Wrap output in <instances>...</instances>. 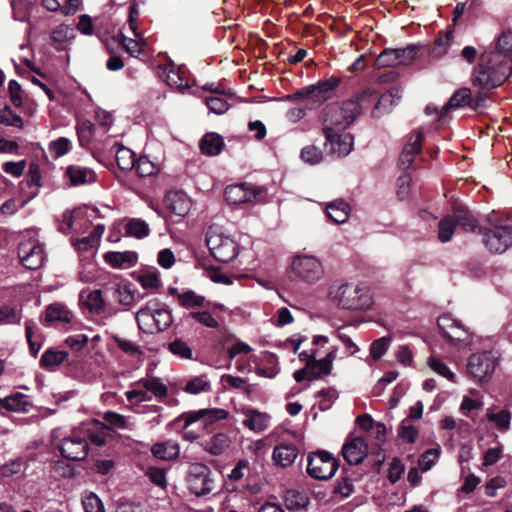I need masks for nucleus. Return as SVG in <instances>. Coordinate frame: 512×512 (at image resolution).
Returning <instances> with one entry per match:
<instances>
[{"label":"nucleus","instance_id":"7ed1b4c3","mask_svg":"<svg viewBox=\"0 0 512 512\" xmlns=\"http://www.w3.org/2000/svg\"><path fill=\"white\" fill-rule=\"evenodd\" d=\"M330 299L340 308L367 310L372 305L369 289L353 283L334 284L329 289Z\"/></svg>","mask_w":512,"mask_h":512},{"label":"nucleus","instance_id":"09e8293b","mask_svg":"<svg viewBox=\"0 0 512 512\" xmlns=\"http://www.w3.org/2000/svg\"><path fill=\"white\" fill-rule=\"evenodd\" d=\"M149 232V225L139 218H132L125 225V233L131 237L142 239L147 237Z\"/></svg>","mask_w":512,"mask_h":512},{"label":"nucleus","instance_id":"f8f14e48","mask_svg":"<svg viewBox=\"0 0 512 512\" xmlns=\"http://www.w3.org/2000/svg\"><path fill=\"white\" fill-rule=\"evenodd\" d=\"M263 193L264 190L261 187L244 182L228 185L225 188L224 196L229 204L240 205L260 200Z\"/></svg>","mask_w":512,"mask_h":512},{"label":"nucleus","instance_id":"338daca9","mask_svg":"<svg viewBox=\"0 0 512 512\" xmlns=\"http://www.w3.org/2000/svg\"><path fill=\"white\" fill-rule=\"evenodd\" d=\"M82 505L85 512H105L101 499L93 492L83 496Z\"/></svg>","mask_w":512,"mask_h":512},{"label":"nucleus","instance_id":"ddd939ff","mask_svg":"<svg viewBox=\"0 0 512 512\" xmlns=\"http://www.w3.org/2000/svg\"><path fill=\"white\" fill-rule=\"evenodd\" d=\"M415 56L416 49L414 46L399 49L387 48L377 56L374 61V67L376 69H383L398 65H408L415 59Z\"/></svg>","mask_w":512,"mask_h":512},{"label":"nucleus","instance_id":"1a4fd4ad","mask_svg":"<svg viewBox=\"0 0 512 512\" xmlns=\"http://www.w3.org/2000/svg\"><path fill=\"white\" fill-rule=\"evenodd\" d=\"M187 484L191 493L196 496L209 494L214 489L210 468L202 463H193L189 467Z\"/></svg>","mask_w":512,"mask_h":512},{"label":"nucleus","instance_id":"a19ab883","mask_svg":"<svg viewBox=\"0 0 512 512\" xmlns=\"http://www.w3.org/2000/svg\"><path fill=\"white\" fill-rule=\"evenodd\" d=\"M224 146L223 139L216 133H207L200 142V148L203 154L208 156L218 155Z\"/></svg>","mask_w":512,"mask_h":512},{"label":"nucleus","instance_id":"f704fd0d","mask_svg":"<svg viewBox=\"0 0 512 512\" xmlns=\"http://www.w3.org/2000/svg\"><path fill=\"white\" fill-rule=\"evenodd\" d=\"M132 385L141 386L147 390L148 394L153 395L158 400H161L168 394V386L157 377L142 378Z\"/></svg>","mask_w":512,"mask_h":512},{"label":"nucleus","instance_id":"ea45409f","mask_svg":"<svg viewBox=\"0 0 512 512\" xmlns=\"http://www.w3.org/2000/svg\"><path fill=\"white\" fill-rule=\"evenodd\" d=\"M402 97V91L399 88H391L387 93L382 94L379 98H376L374 110L372 112L373 117H379L381 108L387 110L388 106H393Z\"/></svg>","mask_w":512,"mask_h":512},{"label":"nucleus","instance_id":"4d7b16f0","mask_svg":"<svg viewBox=\"0 0 512 512\" xmlns=\"http://www.w3.org/2000/svg\"><path fill=\"white\" fill-rule=\"evenodd\" d=\"M37 329V325L34 321L28 320L25 322V333L29 344V350L32 356L36 357L39 350L41 349V341L35 339L34 331Z\"/></svg>","mask_w":512,"mask_h":512},{"label":"nucleus","instance_id":"052dcab7","mask_svg":"<svg viewBox=\"0 0 512 512\" xmlns=\"http://www.w3.org/2000/svg\"><path fill=\"white\" fill-rule=\"evenodd\" d=\"M187 318L195 320L207 328H217L219 322L209 311H193L187 315Z\"/></svg>","mask_w":512,"mask_h":512},{"label":"nucleus","instance_id":"774afa93","mask_svg":"<svg viewBox=\"0 0 512 512\" xmlns=\"http://www.w3.org/2000/svg\"><path fill=\"white\" fill-rule=\"evenodd\" d=\"M21 316L19 312L11 305H2L0 307V325L18 324Z\"/></svg>","mask_w":512,"mask_h":512},{"label":"nucleus","instance_id":"20e7f679","mask_svg":"<svg viewBox=\"0 0 512 512\" xmlns=\"http://www.w3.org/2000/svg\"><path fill=\"white\" fill-rule=\"evenodd\" d=\"M341 83L340 77L331 76L288 94L285 98L288 101L306 100L308 108H317L335 95V91Z\"/></svg>","mask_w":512,"mask_h":512},{"label":"nucleus","instance_id":"49530a36","mask_svg":"<svg viewBox=\"0 0 512 512\" xmlns=\"http://www.w3.org/2000/svg\"><path fill=\"white\" fill-rule=\"evenodd\" d=\"M177 301L183 308H200L204 307L206 299L204 296L196 294L193 290H186L177 294Z\"/></svg>","mask_w":512,"mask_h":512},{"label":"nucleus","instance_id":"4468645a","mask_svg":"<svg viewBox=\"0 0 512 512\" xmlns=\"http://www.w3.org/2000/svg\"><path fill=\"white\" fill-rule=\"evenodd\" d=\"M377 98L375 91L371 89H365L356 97L338 104L339 110L341 111L344 119L352 124L355 119L360 115L362 110L367 109L372 105Z\"/></svg>","mask_w":512,"mask_h":512},{"label":"nucleus","instance_id":"9b49d317","mask_svg":"<svg viewBox=\"0 0 512 512\" xmlns=\"http://www.w3.org/2000/svg\"><path fill=\"white\" fill-rule=\"evenodd\" d=\"M18 256L22 265L29 270L39 269L46 259L43 244L34 238L20 242Z\"/></svg>","mask_w":512,"mask_h":512},{"label":"nucleus","instance_id":"680f3d73","mask_svg":"<svg viewBox=\"0 0 512 512\" xmlns=\"http://www.w3.org/2000/svg\"><path fill=\"white\" fill-rule=\"evenodd\" d=\"M206 105L215 114H224L229 109V103L223 94L212 95L206 98Z\"/></svg>","mask_w":512,"mask_h":512},{"label":"nucleus","instance_id":"13d9d810","mask_svg":"<svg viewBox=\"0 0 512 512\" xmlns=\"http://www.w3.org/2000/svg\"><path fill=\"white\" fill-rule=\"evenodd\" d=\"M72 148V142L66 137H59L50 142L49 151L55 158H59L67 154Z\"/></svg>","mask_w":512,"mask_h":512},{"label":"nucleus","instance_id":"2eb2a0df","mask_svg":"<svg viewBox=\"0 0 512 512\" xmlns=\"http://www.w3.org/2000/svg\"><path fill=\"white\" fill-rule=\"evenodd\" d=\"M325 134V149L333 155L338 157L347 156L352 148H353V136L346 132L340 131L336 132L328 129V131H324Z\"/></svg>","mask_w":512,"mask_h":512},{"label":"nucleus","instance_id":"393cba45","mask_svg":"<svg viewBox=\"0 0 512 512\" xmlns=\"http://www.w3.org/2000/svg\"><path fill=\"white\" fill-rule=\"evenodd\" d=\"M298 453L299 451L295 444L280 442L273 449L272 461L280 468H287L293 465Z\"/></svg>","mask_w":512,"mask_h":512},{"label":"nucleus","instance_id":"423d86ee","mask_svg":"<svg viewBox=\"0 0 512 512\" xmlns=\"http://www.w3.org/2000/svg\"><path fill=\"white\" fill-rule=\"evenodd\" d=\"M291 270L295 278L306 284H315L325 274L322 262L314 255L298 254L293 257Z\"/></svg>","mask_w":512,"mask_h":512},{"label":"nucleus","instance_id":"6e6d98bb","mask_svg":"<svg viewBox=\"0 0 512 512\" xmlns=\"http://www.w3.org/2000/svg\"><path fill=\"white\" fill-rule=\"evenodd\" d=\"M392 338L390 336H383L374 340L370 345V356L374 360H379L389 349Z\"/></svg>","mask_w":512,"mask_h":512},{"label":"nucleus","instance_id":"72a5a7b5","mask_svg":"<svg viewBox=\"0 0 512 512\" xmlns=\"http://www.w3.org/2000/svg\"><path fill=\"white\" fill-rule=\"evenodd\" d=\"M0 407L12 412L26 413L32 407L27 395L16 392L0 398Z\"/></svg>","mask_w":512,"mask_h":512},{"label":"nucleus","instance_id":"aec40b11","mask_svg":"<svg viewBox=\"0 0 512 512\" xmlns=\"http://www.w3.org/2000/svg\"><path fill=\"white\" fill-rule=\"evenodd\" d=\"M341 452L348 464L358 465L368 455V444L362 437H352L344 443Z\"/></svg>","mask_w":512,"mask_h":512},{"label":"nucleus","instance_id":"e433bc0d","mask_svg":"<svg viewBox=\"0 0 512 512\" xmlns=\"http://www.w3.org/2000/svg\"><path fill=\"white\" fill-rule=\"evenodd\" d=\"M80 300L91 313L101 314L105 310L106 301L103 297V292L100 289L90 291L86 296L82 291L80 294Z\"/></svg>","mask_w":512,"mask_h":512},{"label":"nucleus","instance_id":"b1692460","mask_svg":"<svg viewBox=\"0 0 512 512\" xmlns=\"http://www.w3.org/2000/svg\"><path fill=\"white\" fill-rule=\"evenodd\" d=\"M80 429L82 434L85 435L86 443L90 441L97 446L104 445L107 437L110 435V428L97 420L83 423Z\"/></svg>","mask_w":512,"mask_h":512},{"label":"nucleus","instance_id":"8fccbe9b","mask_svg":"<svg viewBox=\"0 0 512 512\" xmlns=\"http://www.w3.org/2000/svg\"><path fill=\"white\" fill-rule=\"evenodd\" d=\"M75 29L66 24H60L51 32V44L62 45L75 37Z\"/></svg>","mask_w":512,"mask_h":512},{"label":"nucleus","instance_id":"9d476101","mask_svg":"<svg viewBox=\"0 0 512 512\" xmlns=\"http://www.w3.org/2000/svg\"><path fill=\"white\" fill-rule=\"evenodd\" d=\"M59 450L62 457L68 460L81 461L87 457L89 445L86 443L85 435L82 434L80 427L74 429L69 436L61 441Z\"/></svg>","mask_w":512,"mask_h":512},{"label":"nucleus","instance_id":"5701e85b","mask_svg":"<svg viewBox=\"0 0 512 512\" xmlns=\"http://www.w3.org/2000/svg\"><path fill=\"white\" fill-rule=\"evenodd\" d=\"M422 137L423 132L419 129L415 130L408 137L407 143L399 157V164L402 169L407 170L413 165L415 155L421 150Z\"/></svg>","mask_w":512,"mask_h":512},{"label":"nucleus","instance_id":"de8ad7c7","mask_svg":"<svg viewBox=\"0 0 512 512\" xmlns=\"http://www.w3.org/2000/svg\"><path fill=\"white\" fill-rule=\"evenodd\" d=\"M491 53H500L502 58L512 64V30L504 31L497 40L496 49Z\"/></svg>","mask_w":512,"mask_h":512},{"label":"nucleus","instance_id":"864d4df0","mask_svg":"<svg viewBox=\"0 0 512 512\" xmlns=\"http://www.w3.org/2000/svg\"><path fill=\"white\" fill-rule=\"evenodd\" d=\"M440 456V448H431L422 453L418 459V466L422 472L432 468Z\"/></svg>","mask_w":512,"mask_h":512},{"label":"nucleus","instance_id":"4c0bfd02","mask_svg":"<svg viewBox=\"0 0 512 512\" xmlns=\"http://www.w3.org/2000/svg\"><path fill=\"white\" fill-rule=\"evenodd\" d=\"M112 149L115 150L116 163L121 170L130 171L134 168L136 159L132 150L120 143H115Z\"/></svg>","mask_w":512,"mask_h":512},{"label":"nucleus","instance_id":"6e6552de","mask_svg":"<svg viewBox=\"0 0 512 512\" xmlns=\"http://www.w3.org/2000/svg\"><path fill=\"white\" fill-rule=\"evenodd\" d=\"M339 468L337 460L326 451L313 452L308 456L307 473L317 480H328Z\"/></svg>","mask_w":512,"mask_h":512},{"label":"nucleus","instance_id":"2f4dec72","mask_svg":"<svg viewBox=\"0 0 512 512\" xmlns=\"http://www.w3.org/2000/svg\"><path fill=\"white\" fill-rule=\"evenodd\" d=\"M72 312L61 303H53L47 306L45 311V325H57L71 322Z\"/></svg>","mask_w":512,"mask_h":512},{"label":"nucleus","instance_id":"f3484780","mask_svg":"<svg viewBox=\"0 0 512 512\" xmlns=\"http://www.w3.org/2000/svg\"><path fill=\"white\" fill-rule=\"evenodd\" d=\"M159 71L160 76L171 88L184 92L191 87L190 78L184 68L169 64L167 66H159Z\"/></svg>","mask_w":512,"mask_h":512},{"label":"nucleus","instance_id":"dca6fc26","mask_svg":"<svg viewBox=\"0 0 512 512\" xmlns=\"http://www.w3.org/2000/svg\"><path fill=\"white\" fill-rule=\"evenodd\" d=\"M229 416L227 410L222 408L199 409L197 411L187 412L181 415L186 429L197 421H202L205 426L212 425L215 422L225 420Z\"/></svg>","mask_w":512,"mask_h":512},{"label":"nucleus","instance_id":"5fc2aeb1","mask_svg":"<svg viewBox=\"0 0 512 512\" xmlns=\"http://www.w3.org/2000/svg\"><path fill=\"white\" fill-rule=\"evenodd\" d=\"M418 429L410 422L409 419H404L398 430L399 438L406 443H414L418 437Z\"/></svg>","mask_w":512,"mask_h":512},{"label":"nucleus","instance_id":"c85d7f7f","mask_svg":"<svg viewBox=\"0 0 512 512\" xmlns=\"http://www.w3.org/2000/svg\"><path fill=\"white\" fill-rule=\"evenodd\" d=\"M486 419L500 433H506L511 427L512 413L507 408L492 406L486 410Z\"/></svg>","mask_w":512,"mask_h":512},{"label":"nucleus","instance_id":"37998d69","mask_svg":"<svg viewBox=\"0 0 512 512\" xmlns=\"http://www.w3.org/2000/svg\"><path fill=\"white\" fill-rule=\"evenodd\" d=\"M211 389V382L206 375H199L189 379L183 387L184 392L192 395L207 393Z\"/></svg>","mask_w":512,"mask_h":512},{"label":"nucleus","instance_id":"473e14b6","mask_svg":"<svg viewBox=\"0 0 512 512\" xmlns=\"http://www.w3.org/2000/svg\"><path fill=\"white\" fill-rule=\"evenodd\" d=\"M104 260L111 267L116 269H129L132 268L138 260V256L133 251L124 252H107L104 255Z\"/></svg>","mask_w":512,"mask_h":512},{"label":"nucleus","instance_id":"c9c22d12","mask_svg":"<svg viewBox=\"0 0 512 512\" xmlns=\"http://www.w3.org/2000/svg\"><path fill=\"white\" fill-rule=\"evenodd\" d=\"M151 452L154 457L161 460H174L179 456L180 448L177 442L173 440H167L164 442L155 443Z\"/></svg>","mask_w":512,"mask_h":512},{"label":"nucleus","instance_id":"69168bd1","mask_svg":"<svg viewBox=\"0 0 512 512\" xmlns=\"http://www.w3.org/2000/svg\"><path fill=\"white\" fill-rule=\"evenodd\" d=\"M137 281L146 290H156L161 286V280L157 271H148L138 276Z\"/></svg>","mask_w":512,"mask_h":512},{"label":"nucleus","instance_id":"a18cd8bd","mask_svg":"<svg viewBox=\"0 0 512 512\" xmlns=\"http://www.w3.org/2000/svg\"><path fill=\"white\" fill-rule=\"evenodd\" d=\"M68 353L65 351L48 349L46 350L40 359L41 367L47 370H54L67 358Z\"/></svg>","mask_w":512,"mask_h":512},{"label":"nucleus","instance_id":"bf43d9fd","mask_svg":"<svg viewBox=\"0 0 512 512\" xmlns=\"http://www.w3.org/2000/svg\"><path fill=\"white\" fill-rule=\"evenodd\" d=\"M94 124L89 120H83L76 125L77 136L81 146H87L93 136Z\"/></svg>","mask_w":512,"mask_h":512},{"label":"nucleus","instance_id":"58836bf2","mask_svg":"<svg viewBox=\"0 0 512 512\" xmlns=\"http://www.w3.org/2000/svg\"><path fill=\"white\" fill-rule=\"evenodd\" d=\"M456 224L465 231L474 232L477 228V220L473 214L464 206L456 205L453 209Z\"/></svg>","mask_w":512,"mask_h":512},{"label":"nucleus","instance_id":"603ef678","mask_svg":"<svg viewBox=\"0 0 512 512\" xmlns=\"http://www.w3.org/2000/svg\"><path fill=\"white\" fill-rule=\"evenodd\" d=\"M138 40L129 38L123 34H121V44L124 47L125 51L129 53L132 57L138 58L144 52V47L146 46V40L141 37H137Z\"/></svg>","mask_w":512,"mask_h":512},{"label":"nucleus","instance_id":"4be33fe9","mask_svg":"<svg viewBox=\"0 0 512 512\" xmlns=\"http://www.w3.org/2000/svg\"><path fill=\"white\" fill-rule=\"evenodd\" d=\"M165 206L173 214L184 217L192 206L190 197L181 190L169 191L164 199Z\"/></svg>","mask_w":512,"mask_h":512},{"label":"nucleus","instance_id":"0e129e2a","mask_svg":"<svg viewBox=\"0 0 512 512\" xmlns=\"http://www.w3.org/2000/svg\"><path fill=\"white\" fill-rule=\"evenodd\" d=\"M136 173L140 177H148L155 174L158 168L149 158L143 156L140 157L136 162L134 168Z\"/></svg>","mask_w":512,"mask_h":512},{"label":"nucleus","instance_id":"c756f323","mask_svg":"<svg viewBox=\"0 0 512 512\" xmlns=\"http://www.w3.org/2000/svg\"><path fill=\"white\" fill-rule=\"evenodd\" d=\"M323 121L324 131H328L329 128L336 132L345 131L350 125V123L344 119V116L339 110L338 104L328 105L325 107Z\"/></svg>","mask_w":512,"mask_h":512},{"label":"nucleus","instance_id":"a211bd4d","mask_svg":"<svg viewBox=\"0 0 512 512\" xmlns=\"http://www.w3.org/2000/svg\"><path fill=\"white\" fill-rule=\"evenodd\" d=\"M482 102L483 98L480 93L472 97L470 89H459L451 96L448 103L442 107L440 117H444L451 108L470 107L472 109H478L481 107Z\"/></svg>","mask_w":512,"mask_h":512},{"label":"nucleus","instance_id":"7c9ffc66","mask_svg":"<svg viewBox=\"0 0 512 512\" xmlns=\"http://www.w3.org/2000/svg\"><path fill=\"white\" fill-rule=\"evenodd\" d=\"M232 441L227 433L219 432L201 442L202 448L213 456L224 454L230 447Z\"/></svg>","mask_w":512,"mask_h":512},{"label":"nucleus","instance_id":"bb28decb","mask_svg":"<svg viewBox=\"0 0 512 512\" xmlns=\"http://www.w3.org/2000/svg\"><path fill=\"white\" fill-rule=\"evenodd\" d=\"M64 176L71 186L92 184L97 180V175L93 169L81 165H69Z\"/></svg>","mask_w":512,"mask_h":512},{"label":"nucleus","instance_id":"f257e3e1","mask_svg":"<svg viewBox=\"0 0 512 512\" xmlns=\"http://www.w3.org/2000/svg\"><path fill=\"white\" fill-rule=\"evenodd\" d=\"M512 74V64L500 53L485 51L471 73L473 86L482 90L500 87Z\"/></svg>","mask_w":512,"mask_h":512},{"label":"nucleus","instance_id":"39448f33","mask_svg":"<svg viewBox=\"0 0 512 512\" xmlns=\"http://www.w3.org/2000/svg\"><path fill=\"white\" fill-rule=\"evenodd\" d=\"M500 356L497 351L489 350L473 353L467 362V372L478 382L489 381L499 365Z\"/></svg>","mask_w":512,"mask_h":512},{"label":"nucleus","instance_id":"cd10ccee","mask_svg":"<svg viewBox=\"0 0 512 512\" xmlns=\"http://www.w3.org/2000/svg\"><path fill=\"white\" fill-rule=\"evenodd\" d=\"M113 297L116 302L125 307H131L144 298L142 294L129 282H120L115 285Z\"/></svg>","mask_w":512,"mask_h":512},{"label":"nucleus","instance_id":"a878e982","mask_svg":"<svg viewBox=\"0 0 512 512\" xmlns=\"http://www.w3.org/2000/svg\"><path fill=\"white\" fill-rule=\"evenodd\" d=\"M484 243L493 253H503L511 244V230L494 231L489 229L484 233Z\"/></svg>","mask_w":512,"mask_h":512},{"label":"nucleus","instance_id":"412c9836","mask_svg":"<svg viewBox=\"0 0 512 512\" xmlns=\"http://www.w3.org/2000/svg\"><path fill=\"white\" fill-rule=\"evenodd\" d=\"M240 413L244 417L242 424L255 433L263 432L270 425L271 416L265 412L250 407H243Z\"/></svg>","mask_w":512,"mask_h":512},{"label":"nucleus","instance_id":"79ce46f5","mask_svg":"<svg viewBox=\"0 0 512 512\" xmlns=\"http://www.w3.org/2000/svg\"><path fill=\"white\" fill-rule=\"evenodd\" d=\"M327 215L331 221L337 224L345 223L349 217L350 208L342 200L331 202L326 207Z\"/></svg>","mask_w":512,"mask_h":512},{"label":"nucleus","instance_id":"c03bdc74","mask_svg":"<svg viewBox=\"0 0 512 512\" xmlns=\"http://www.w3.org/2000/svg\"><path fill=\"white\" fill-rule=\"evenodd\" d=\"M453 31L448 30L446 32H439L433 47L431 48V56L434 58H441L444 56L452 43Z\"/></svg>","mask_w":512,"mask_h":512},{"label":"nucleus","instance_id":"3c124183","mask_svg":"<svg viewBox=\"0 0 512 512\" xmlns=\"http://www.w3.org/2000/svg\"><path fill=\"white\" fill-rule=\"evenodd\" d=\"M310 370L308 380H316L325 377L331 373L332 366L324 359L316 360L312 359L307 363Z\"/></svg>","mask_w":512,"mask_h":512},{"label":"nucleus","instance_id":"e2e57ef3","mask_svg":"<svg viewBox=\"0 0 512 512\" xmlns=\"http://www.w3.org/2000/svg\"><path fill=\"white\" fill-rule=\"evenodd\" d=\"M456 222L450 216L444 217L439 222L438 238L441 242H448L455 231Z\"/></svg>","mask_w":512,"mask_h":512},{"label":"nucleus","instance_id":"0eeeda50","mask_svg":"<svg viewBox=\"0 0 512 512\" xmlns=\"http://www.w3.org/2000/svg\"><path fill=\"white\" fill-rule=\"evenodd\" d=\"M206 243L213 257L222 263L231 262L239 253V245L233 238L214 230L208 232Z\"/></svg>","mask_w":512,"mask_h":512},{"label":"nucleus","instance_id":"f03ea898","mask_svg":"<svg viewBox=\"0 0 512 512\" xmlns=\"http://www.w3.org/2000/svg\"><path fill=\"white\" fill-rule=\"evenodd\" d=\"M135 319L138 328L148 334L163 332L173 322L171 311L158 299L149 300L136 312Z\"/></svg>","mask_w":512,"mask_h":512},{"label":"nucleus","instance_id":"6ab92c4d","mask_svg":"<svg viewBox=\"0 0 512 512\" xmlns=\"http://www.w3.org/2000/svg\"><path fill=\"white\" fill-rule=\"evenodd\" d=\"M438 327L443 336L453 342H467L469 340L468 330L450 315H442L437 320Z\"/></svg>","mask_w":512,"mask_h":512}]
</instances>
